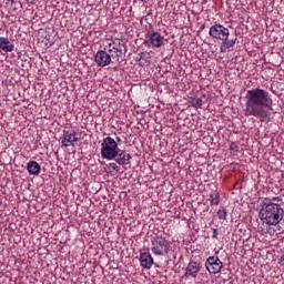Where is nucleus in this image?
Returning a JSON list of instances; mask_svg holds the SVG:
<instances>
[{"label": "nucleus", "mask_w": 284, "mask_h": 284, "mask_svg": "<svg viewBox=\"0 0 284 284\" xmlns=\"http://www.w3.org/2000/svg\"><path fill=\"white\" fill-rule=\"evenodd\" d=\"M108 43H109V50H112V54H114V57L116 58V61H119V59H121V57H123V54H125V52L128 51L126 47H125V40H122L121 38H115L114 40L111 38L108 39Z\"/></svg>", "instance_id": "obj_5"}, {"label": "nucleus", "mask_w": 284, "mask_h": 284, "mask_svg": "<svg viewBox=\"0 0 284 284\" xmlns=\"http://www.w3.org/2000/svg\"><path fill=\"white\" fill-rule=\"evenodd\" d=\"M38 42L42 43L44 49L52 48L54 45V38L40 37Z\"/></svg>", "instance_id": "obj_17"}, {"label": "nucleus", "mask_w": 284, "mask_h": 284, "mask_svg": "<svg viewBox=\"0 0 284 284\" xmlns=\"http://www.w3.org/2000/svg\"><path fill=\"white\" fill-rule=\"evenodd\" d=\"M222 40L223 42L220 47L221 52H227V50H230V48H234L236 43V39L224 38Z\"/></svg>", "instance_id": "obj_16"}, {"label": "nucleus", "mask_w": 284, "mask_h": 284, "mask_svg": "<svg viewBox=\"0 0 284 284\" xmlns=\"http://www.w3.org/2000/svg\"><path fill=\"white\" fill-rule=\"evenodd\" d=\"M201 272V263L191 261L185 268V278H196Z\"/></svg>", "instance_id": "obj_9"}, {"label": "nucleus", "mask_w": 284, "mask_h": 284, "mask_svg": "<svg viewBox=\"0 0 284 284\" xmlns=\"http://www.w3.org/2000/svg\"><path fill=\"white\" fill-rule=\"evenodd\" d=\"M244 100V116H254L260 121L268 119L270 110L274 105L270 91L262 88H253L246 91Z\"/></svg>", "instance_id": "obj_1"}, {"label": "nucleus", "mask_w": 284, "mask_h": 284, "mask_svg": "<svg viewBox=\"0 0 284 284\" xmlns=\"http://www.w3.org/2000/svg\"><path fill=\"white\" fill-rule=\"evenodd\" d=\"M278 265H281V267H284V255L280 257Z\"/></svg>", "instance_id": "obj_24"}, {"label": "nucleus", "mask_w": 284, "mask_h": 284, "mask_svg": "<svg viewBox=\"0 0 284 284\" xmlns=\"http://www.w3.org/2000/svg\"><path fill=\"white\" fill-rule=\"evenodd\" d=\"M79 142V138H77V131L63 130V134L61 136V145L62 148H74V143Z\"/></svg>", "instance_id": "obj_8"}, {"label": "nucleus", "mask_w": 284, "mask_h": 284, "mask_svg": "<svg viewBox=\"0 0 284 284\" xmlns=\"http://www.w3.org/2000/svg\"><path fill=\"white\" fill-rule=\"evenodd\" d=\"M119 143L111 136H106L101 143V156L106 161H114L119 155Z\"/></svg>", "instance_id": "obj_4"}, {"label": "nucleus", "mask_w": 284, "mask_h": 284, "mask_svg": "<svg viewBox=\"0 0 284 284\" xmlns=\"http://www.w3.org/2000/svg\"><path fill=\"white\" fill-rule=\"evenodd\" d=\"M140 264L144 270H150L152 265H154V258H152V254L150 252H144L140 254Z\"/></svg>", "instance_id": "obj_11"}, {"label": "nucleus", "mask_w": 284, "mask_h": 284, "mask_svg": "<svg viewBox=\"0 0 284 284\" xmlns=\"http://www.w3.org/2000/svg\"><path fill=\"white\" fill-rule=\"evenodd\" d=\"M109 170H112L113 172H119V165L116 163L111 162L109 163Z\"/></svg>", "instance_id": "obj_21"}, {"label": "nucleus", "mask_w": 284, "mask_h": 284, "mask_svg": "<svg viewBox=\"0 0 284 284\" xmlns=\"http://www.w3.org/2000/svg\"><path fill=\"white\" fill-rule=\"evenodd\" d=\"M267 234H270L271 236H274V234H276V230H274V227L270 226L266 231Z\"/></svg>", "instance_id": "obj_22"}, {"label": "nucleus", "mask_w": 284, "mask_h": 284, "mask_svg": "<svg viewBox=\"0 0 284 284\" xmlns=\"http://www.w3.org/2000/svg\"><path fill=\"white\" fill-rule=\"evenodd\" d=\"M149 39L154 48H161L163 45V37H150Z\"/></svg>", "instance_id": "obj_18"}, {"label": "nucleus", "mask_w": 284, "mask_h": 284, "mask_svg": "<svg viewBox=\"0 0 284 284\" xmlns=\"http://www.w3.org/2000/svg\"><path fill=\"white\" fill-rule=\"evenodd\" d=\"M118 145L121 143V138H116V141Z\"/></svg>", "instance_id": "obj_28"}, {"label": "nucleus", "mask_w": 284, "mask_h": 284, "mask_svg": "<svg viewBox=\"0 0 284 284\" xmlns=\"http://www.w3.org/2000/svg\"><path fill=\"white\" fill-rule=\"evenodd\" d=\"M0 50H2V52H13L14 43L6 37H0Z\"/></svg>", "instance_id": "obj_13"}, {"label": "nucleus", "mask_w": 284, "mask_h": 284, "mask_svg": "<svg viewBox=\"0 0 284 284\" xmlns=\"http://www.w3.org/2000/svg\"><path fill=\"white\" fill-rule=\"evenodd\" d=\"M236 148H239V146H236L235 143H231L230 150H236Z\"/></svg>", "instance_id": "obj_25"}, {"label": "nucleus", "mask_w": 284, "mask_h": 284, "mask_svg": "<svg viewBox=\"0 0 284 284\" xmlns=\"http://www.w3.org/2000/svg\"><path fill=\"white\" fill-rule=\"evenodd\" d=\"M283 207L281 205L271 202L268 204H264V206L260 211V219L266 225H278L281 221H283Z\"/></svg>", "instance_id": "obj_2"}, {"label": "nucleus", "mask_w": 284, "mask_h": 284, "mask_svg": "<svg viewBox=\"0 0 284 284\" xmlns=\"http://www.w3.org/2000/svg\"><path fill=\"white\" fill-rule=\"evenodd\" d=\"M151 37H161V33L154 32V33L151 34Z\"/></svg>", "instance_id": "obj_26"}, {"label": "nucleus", "mask_w": 284, "mask_h": 284, "mask_svg": "<svg viewBox=\"0 0 284 284\" xmlns=\"http://www.w3.org/2000/svg\"><path fill=\"white\" fill-rule=\"evenodd\" d=\"M212 239H219V229H213Z\"/></svg>", "instance_id": "obj_23"}, {"label": "nucleus", "mask_w": 284, "mask_h": 284, "mask_svg": "<svg viewBox=\"0 0 284 284\" xmlns=\"http://www.w3.org/2000/svg\"><path fill=\"white\" fill-rule=\"evenodd\" d=\"M210 37H230V29L222 24H214L210 28Z\"/></svg>", "instance_id": "obj_10"}, {"label": "nucleus", "mask_w": 284, "mask_h": 284, "mask_svg": "<svg viewBox=\"0 0 284 284\" xmlns=\"http://www.w3.org/2000/svg\"><path fill=\"white\" fill-rule=\"evenodd\" d=\"M204 265L210 274H219L223 270V262L216 255L209 256Z\"/></svg>", "instance_id": "obj_7"}, {"label": "nucleus", "mask_w": 284, "mask_h": 284, "mask_svg": "<svg viewBox=\"0 0 284 284\" xmlns=\"http://www.w3.org/2000/svg\"><path fill=\"white\" fill-rule=\"evenodd\" d=\"M105 50H99L95 53L94 61L99 68H105V65L112 63V59H116L114 53H112V50H109L108 48H105Z\"/></svg>", "instance_id": "obj_6"}, {"label": "nucleus", "mask_w": 284, "mask_h": 284, "mask_svg": "<svg viewBox=\"0 0 284 284\" xmlns=\"http://www.w3.org/2000/svg\"><path fill=\"white\" fill-rule=\"evenodd\" d=\"M209 203L211 206H216L221 203V193L217 190H212L209 193Z\"/></svg>", "instance_id": "obj_15"}, {"label": "nucleus", "mask_w": 284, "mask_h": 284, "mask_svg": "<svg viewBox=\"0 0 284 284\" xmlns=\"http://www.w3.org/2000/svg\"><path fill=\"white\" fill-rule=\"evenodd\" d=\"M194 41H196V38H193V39H192V42H193V43H194Z\"/></svg>", "instance_id": "obj_29"}, {"label": "nucleus", "mask_w": 284, "mask_h": 284, "mask_svg": "<svg viewBox=\"0 0 284 284\" xmlns=\"http://www.w3.org/2000/svg\"><path fill=\"white\" fill-rule=\"evenodd\" d=\"M151 252L154 256H168L172 252V243L163 235H155L151 239Z\"/></svg>", "instance_id": "obj_3"}, {"label": "nucleus", "mask_w": 284, "mask_h": 284, "mask_svg": "<svg viewBox=\"0 0 284 284\" xmlns=\"http://www.w3.org/2000/svg\"><path fill=\"white\" fill-rule=\"evenodd\" d=\"M191 105L196 109L203 108V98H193L191 100Z\"/></svg>", "instance_id": "obj_19"}, {"label": "nucleus", "mask_w": 284, "mask_h": 284, "mask_svg": "<svg viewBox=\"0 0 284 284\" xmlns=\"http://www.w3.org/2000/svg\"><path fill=\"white\" fill-rule=\"evenodd\" d=\"M115 163H118V165H130V161H132V155H130V153L125 152V151H121L118 152V155L115 156Z\"/></svg>", "instance_id": "obj_12"}, {"label": "nucleus", "mask_w": 284, "mask_h": 284, "mask_svg": "<svg viewBox=\"0 0 284 284\" xmlns=\"http://www.w3.org/2000/svg\"><path fill=\"white\" fill-rule=\"evenodd\" d=\"M216 215L220 221H227V210L226 209H220L216 212Z\"/></svg>", "instance_id": "obj_20"}, {"label": "nucleus", "mask_w": 284, "mask_h": 284, "mask_svg": "<svg viewBox=\"0 0 284 284\" xmlns=\"http://www.w3.org/2000/svg\"><path fill=\"white\" fill-rule=\"evenodd\" d=\"M27 172L33 176H39L41 174V165L37 161H30L27 163Z\"/></svg>", "instance_id": "obj_14"}, {"label": "nucleus", "mask_w": 284, "mask_h": 284, "mask_svg": "<svg viewBox=\"0 0 284 284\" xmlns=\"http://www.w3.org/2000/svg\"><path fill=\"white\" fill-rule=\"evenodd\" d=\"M272 201H281V196L273 197Z\"/></svg>", "instance_id": "obj_27"}]
</instances>
